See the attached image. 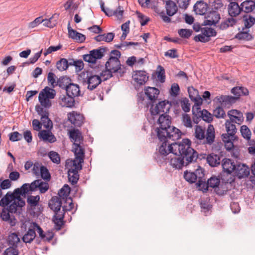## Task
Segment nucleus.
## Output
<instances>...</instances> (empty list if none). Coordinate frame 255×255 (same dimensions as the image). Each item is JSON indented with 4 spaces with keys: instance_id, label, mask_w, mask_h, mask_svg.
<instances>
[{
    "instance_id": "obj_10",
    "label": "nucleus",
    "mask_w": 255,
    "mask_h": 255,
    "mask_svg": "<svg viewBox=\"0 0 255 255\" xmlns=\"http://www.w3.org/2000/svg\"><path fill=\"white\" fill-rule=\"evenodd\" d=\"M68 80V79L66 78H60L58 80V85L62 88L66 89V93L68 95L73 98L79 96L80 90L79 85L73 83H70L68 85H64V83Z\"/></svg>"
},
{
    "instance_id": "obj_12",
    "label": "nucleus",
    "mask_w": 255,
    "mask_h": 255,
    "mask_svg": "<svg viewBox=\"0 0 255 255\" xmlns=\"http://www.w3.org/2000/svg\"><path fill=\"white\" fill-rule=\"evenodd\" d=\"M106 50V48L103 47L94 49L90 51L89 54L84 55L83 59L89 63H95L97 59H101L104 56Z\"/></svg>"
},
{
    "instance_id": "obj_49",
    "label": "nucleus",
    "mask_w": 255,
    "mask_h": 255,
    "mask_svg": "<svg viewBox=\"0 0 255 255\" xmlns=\"http://www.w3.org/2000/svg\"><path fill=\"white\" fill-rule=\"evenodd\" d=\"M180 106L182 109L185 112H189L190 110V104L189 100L186 98H182L180 100Z\"/></svg>"
},
{
    "instance_id": "obj_17",
    "label": "nucleus",
    "mask_w": 255,
    "mask_h": 255,
    "mask_svg": "<svg viewBox=\"0 0 255 255\" xmlns=\"http://www.w3.org/2000/svg\"><path fill=\"white\" fill-rule=\"evenodd\" d=\"M170 163L173 167L180 169L183 166H186L189 163H187L186 158L183 157L180 153H178L177 155L174 154V156L170 159Z\"/></svg>"
},
{
    "instance_id": "obj_33",
    "label": "nucleus",
    "mask_w": 255,
    "mask_h": 255,
    "mask_svg": "<svg viewBox=\"0 0 255 255\" xmlns=\"http://www.w3.org/2000/svg\"><path fill=\"white\" fill-rule=\"evenodd\" d=\"M188 91L189 97L192 100L195 101L197 104H202V99L200 97L199 92L197 90L192 87L188 88Z\"/></svg>"
},
{
    "instance_id": "obj_63",
    "label": "nucleus",
    "mask_w": 255,
    "mask_h": 255,
    "mask_svg": "<svg viewBox=\"0 0 255 255\" xmlns=\"http://www.w3.org/2000/svg\"><path fill=\"white\" fill-rule=\"evenodd\" d=\"M244 25L246 28H249L252 26L255 22V18L252 16L244 18Z\"/></svg>"
},
{
    "instance_id": "obj_26",
    "label": "nucleus",
    "mask_w": 255,
    "mask_h": 255,
    "mask_svg": "<svg viewBox=\"0 0 255 255\" xmlns=\"http://www.w3.org/2000/svg\"><path fill=\"white\" fill-rule=\"evenodd\" d=\"M144 92L148 99L152 103L156 100L159 94V90L158 89L151 87L146 88Z\"/></svg>"
},
{
    "instance_id": "obj_39",
    "label": "nucleus",
    "mask_w": 255,
    "mask_h": 255,
    "mask_svg": "<svg viewBox=\"0 0 255 255\" xmlns=\"http://www.w3.org/2000/svg\"><path fill=\"white\" fill-rule=\"evenodd\" d=\"M234 123L230 120H227L225 124L227 132L231 135H234L237 132V128Z\"/></svg>"
},
{
    "instance_id": "obj_29",
    "label": "nucleus",
    "mask_w": 255,
    "mask_h": 255,
    "mask_svg": "<svg viewBox=\"0 0 255 255\" xmlns=\"http://www.w3.org/2000/svg\"><path fill=\"white\" fill-rule=\"evenodd\" d=\"M223 170L228 173H231L235 169L236 165L231 159L225 158L222 164Z\"/></svg>"
},
{
    "instance_id": "obj_48",
    "label": "nucleus",
    "mask_w": 255,
    "mask_h": 255,
    "mask_svg": "<svg viewBox=\"0 0 255 255\" xmlns=\"http://www.w3.org/2000/svg\"><path fill=\"white\" fill-rule=\"evenodd\" d=\"M201 31L202 33H203L205 36H208V38H210V37L211 36H216L217 34L216 30L212 28H201Z\"/></svg>"
},
{
    "instance_id": "obj_60",
    "label": "nucleus",
    "mask_w": 255,
    "mask_h": 255,
    "mask_svg": "<svg viewBox=\"0 0 255 255\" xmlns=\"http://www.w3.org/2000/svg\"><path fill=\"white\" fill-rule=\"evenodd\" d=\"M113 73L114 72L112 71V70L106 69L105 70L102 71L100 77L101 80L103 79L104 81H106L113 76Z\"/></svg>"
},
{
    "instance_id": "obj_64",
    "label": "nucleus",
    "mask_w": 255,
    "mask_h": 255,
    "mask_svg": "<svg viewBox=\"0 0 255 255\" xmlns=\"http://www.w3.org/2000/svg\"><path fill=\"white\" fill-rule=\"evenodd\" d=\"M164 56L168 57L170 58H178L179 55L177 53V51L175 49H169L164 53Z\"/></svg>"
},
{
    "instance_id": "obj_56",
    "label": "nucleus",
    "mask_w": 255,
    "mask_h": 255,
    "mask_svg": "<svg viewBox=\"0 0 255 255\" xmlns=\"http://www.w3.org/2000/svg\"><path fill=\"white\" fill-rule=\"evenodd\" d=\"M178 33L181 37L189 38L192 33V31L188 29H180L178 30Z\"/></svg>"
},
{
    "instance_id": "obj_7",
    "label": "nucleus",
    "mask_w": 255,
    "mask_h": 255,
    "mask_svg": "<svg viewBox=\"0 0 255 255\" xmlns=\"http://www.w3.org/2000/svg\"><path fill=\"white\" fill-rule=\"evenodd\" d=\"M80 76L82 78L83 85H87V88L90 90L95 89L102 81L99 76L88 71L82 72Z\"/></svg>"
},
{
    "instance_id": "obj_55",
    "label": "nucleus",
    "mask_w": 255,
    "mask_h": 255,
    "mask_svg": "<svg viewBox=\"0 0 255 255\" xmlns=\"http://www.w3.org/2000/svg\"><path fill=\"white\" fill-rule=\"evenodd\" d=\"M182 121L184 126L186 128H191L192 127L191 118L188 114L183 115Z\"/></svg>"
},
{
    "instance_id": "obj_21",
    "label": "nucleus",
    "mask_w": 255,
    "mask_h": 255,
    "mask_svg": "<svg viewBox=\"0 0 255 255\" xmlns=\"http://www.w3.org/2000/svg\"><path fill=\"white\" fill-rule=\"evenodd\" d=\"M228 115L229 117V120H230L239 125H241L244 121V116L243 113L237 110H232L229 111Z\"/></svg>"
},
{
    "instance_id": "obj_41",
    "label": "nucleus",
    "mask_w": 255,
    "mask_h": 255,
    "mask_svg": "<svg viewBox=\"0 0 255 255\" xmlns=\"http://www.w3.org/2000/svg\"><path fill=\"white\" fill-rule=\"evenodd\" d=\"M123 8L119 5L117 9L114 11L112 10H109L108 16L115 15L118 19H121L123 17Z\"/></svg>"
},
{
    "instance_id": "obj_50",
    "label": "nucleus",
    "mask_w": 255,
    "mask_h": 255,
    "mask_svg": "<svg viewBox=\"0 0 255 255\" xmlns=\"http://www.w3.org/2000/svg\"><path fill=\"white\" fill-rule=\"evenodd\" d=\"M241 132L244 138L249 140L251 138V131L246 126H242L241 127Z\"/></svg>"
},
{
    "instance_id": "obj_8",
    "label": "nucleus",
    "mask_w": 255,
    "mask_h": 255,
    "mask_svg": "<svg viewBox=\"0 0 255 255\" xmlns=\"http://www.w3.org/2000/svg\"><path fill=\"white\" fill-rule=\"evenodd\" d=\"M56 95L55 90L46 86L40 92L38 96L39 102L41 105L45 108L51 106L50 99H53Z\"/></svg>"
},
{
    "instance_id": "obj_9",
    "label": "nucleus",
    "mask_w": 255,
    "mask_h": 255,
    "mask_svg": "<svg viewBox=\"0 0 255 255\" xmlns=\"http://www.w3.org/2000/svg\"><path fill=\"white\" fill-rule=\"evenodd\" d=\"M158 123L159 127L156 128L157 137L158 139L164 138L166 130L171 127L170 118L168 115L161 114L158 120Z\"/></svg>"
},
{
    "instance_id": "obj_6",
    "label": "nucleus",
    "mask_w": 255,
    "mask_h": 255,
    "mask_svg": "<svg viewBox=\"0 0 255 255\" xmlns=\"http://www.w3.org/2000/svg\"><path fill=\"white\" fill-rule=\"evenodd\" d=\"M121 55L120 51L117 50L111 51L110 54V57L105 63V68L109 70L116 73L117 72H124L122 70V65L119 58Z\"/></svg>"
},
{
    "instance_id": "obj_47",
    "label": "nucleus",
    "mask_w": 255,
    "mask_h": 255,
    "mask_svg": "<svg viewBox=\"0 0 255 255\" xmlns=\"http://www.w3.org/2000/svg\"><path fill=\"white\" fill-rule=\"evenodd\" d=\"M236 38L240 40H249L251 39L252 35L248 32L247 29H244L243 31H241L238 33Z\"/></svg>"
},
{
    "instance_id": "obj_35",
    "label": "nucleus",
    "mask_w": 255,
    "mask_h": 255,
    "mask_svg": "<svg viewBox=\"0 0 255 255\" xmlns=\"http://www.w3.org/2000/svg\"><path fill=\"white\" fill-rule=\"evenodd\" d=\"M194 10L197 14H205L207 10V5L204 2H197L194 6Z\"/></svg>"
},
{
    "instance_id": "obj_3",
    "label": "nucleus",
    "mask_w": 255,
    "mask_h": 255,
    "mask_svg": "<svg viewBox=\"0 0 255 255\" xmlns=\"http://www.w3.org/2000/svg\"><path fill=\"white\" fill-rule=\"evenodd\" d=\"M9 204L10 205L7 208L9 210L10 213H15L25 205V203L21 197L8 192L0 200V206L5 207Z\"/></svg>"
},
{
    "instance_id": "obj_43",
    "label": "nucleus",
    "mask_w": 255,
    "mask_h": 255,
    "mask_svg": "<svg viewBox=\"0 0 255 255\" xmlns=\"http://www.w3.org/2000/svg\"><path fill=\"white\" fill-rule=\"evenodd\" d=\"M40 200V197L38 195L32 196L30 195L27 197V203L30 207H35L38 205Z\"/></svg>"
},
{
    "instance_id": "obj_40",
    "label": "nucleus",
    "mask_w": 255,
    "mask_h": 255,
    "mask_svg": "<svg viewBox=\"0 0 255 255\" xmlns=\"http://www.w3.org/2000/svg\"><path fill=\"white\" fill-rule=\"evenodd\" d=\"M197 187L199 188V190H202L203 192H206L208 190V188L209 185L208 184V181L206 182V179L204 177L199 179L197 183Z\"/></svg>"
},
{
    "instance_id": "obj_5",
    "label": "nucleus",
    "mask_w": 255,
    "mask_h": 255,
    "mask_svg": "<svg viewBox=\"0 0 255 255\" xmlns=\"http://www.w3.org/2000/svg\"><path fill=\"white\" fill-rule=\"evenodd\" d=\"M195 135L199 140H204V143L211 144L214 142L215 137L214 128L213 125H209L205 135V130L201 127L197 126Z\"/></svg>"
},
{
    "instance_id": "obj_18",
    "label": "nucleus",
    "mask_w": 255,
    "mask_h": 255,
    "mask_svg": "<svg viewBox=\"0 0 255 255\" xmlns=\"http://www.w3.org/2000/svg\"><path fill=\"white\" fill-rule=\"evenodd\" d=\"M181 132L179 129L174 127H171L168 128V130H166V132L164 133L165 138L159 139L160 141L167 140V139L176 140L179 139L181 137Z\"/></svg>"
},
{
    "instance_id": "obj_42",
    "label": "nucleus",
    "mask_w": 255,
    "mask_h": 255,
    "mask_svg": "<svg viewBox=\"0 0 255 255\" xmlns=\"http://www.w3.org/2000/svg\"><path fill=\"white\" fill-rule=\"evenodd\" d=\"M69 63L65 58H61L56 63L57 68L61 71L66 70L68 68Z\"/></svg>"
},
{
    "instance_id": "obj_11",
    "label": "nucleus",
    "mask_w": 255,
    "mask_h": 255,
    "mask_svg": "<svg viewBox=\"0 0 255 255\" xmlns=\"http://www.w3.org/2000/svg\"><path fill=\"white\" fill-rule=\"evenodd\" d=\"M35 109L38 114L41 117L40 122L43 127L47 129H51L53 127V124L51 120L49 118V113L48 110L44 109L40 106H36Z\"/></svg>"
},
{
    "instance_id": "obj_51",
    "label": "nucleus",
    "mask_w": 255,
    "mask_h": 255,
    "mask_svg": "<svg viewBox=\"0 0 255 255\" xmlns=\"http://www.w3.org/2000/svg\"><path fill=\"white\" fill-rule=\"evenodd\" d=\"M54 18V15H53L52 17H51L49 19H42V22L44 26L49 27V28H53L57 24V22L56 20H53V19Z\"/></svg>"
},
{
    "instance_id": "obj_23",
    "label": "nucleus",
    "mask_w": 255,
    "mask_h": 255,
    "mask_svg": "<svg viewBox=\"0 0 255 255\" xmlns=\"http://www.w3.org/2000/svg\"><path fill=\"white\" fill-rule=\"evenodd\" d=\"M233 172H234L235 175L239 179L247 177L250 174L248 167L241 164L236 165Z\"/></svg>"
},
{
    "instance_id": "obj_38",
    "label": "nucleus",
    "mask_w": 255,
    "mask_h": 255,
    "mask_svg": "<svg viewBox=\"0 0 255 255\" xmlns=\"http://www.w3.org/2000/svg\"><path fill=\"white\" fill-rule=\"evenodd\" d=\"M30 191H31L30 190L29 184L25 183L20 188L15 189L13 193L18 197H20V195H25Z\"/></svg>"
},
{
    "instance_id": "obj_45",
    "label": "nucleus",
    "mask_w": 255,
    "mask_h": 255,
    "mask_svg": "<svg viewBox=\"0 0 255 255\" xmlns=\"http://www.w3.org/2000/svg\"><path fill=\"white\" fill-rule=\"evenodd\" d=\"M8 241L10 245L17 246V245L20 242V239L17 234L13 233L9 235Z\"/></svg>"
},
{
    "instance_id": "obj_44",
    "label": "nucleus",
    "mask_w": 255,
    "mask_h": 255,
    "mask_svg": "<svg viewBox=\"0 0 255 255\" xmlns=\"http://www.w3.org/2000/svg\"><path fill=\"white\" fill-rule=\"evenodd\" d=\"M32 228H33L34 231H35L36 230L37 231V232L40 236V237L44 240H50L52 238V237H51L49 238H48L46 237L45 235L43 233V231L42 229L41 228V227L38 225L36 223H33L31 224Z\"/></svg>"
},
{
    "instance_id": "obj_15",
    "label": "nucleus",
    "mask_w": 255,
    "mask_h": 255,
    "mask_svg": "<svg viewBox=\"0 0 255 255\" xmlns=\"http://www.w3.org/2000/svg\"><path fill=\"white\" fill-rule=\"evenodd\" d=\"M204 171L200 166L194 172L186 171L184 174L185 179L191 183L197 182L199 179L204 177Z\"/></svg>"
},
{
    "instance_id": "obj_20",
    "label": "nucleus",
    "mask_w": 255,
    "mask_h": 255,
    "mask_svg": "<svg viewBox=\"0 0 255 255\" xmlns=\"http://www.w3.org/2000/svg\"><path fill=\"white\" fill-rule=\"evenodd\" d=\"M205 20L206 25H212L218 23L220 19V14L217 10L210 11L207 13Z\"/></svg>"
},
{
    "instance_id": "obj_22",
    "label": "nucleus",
    "mask_w": 255,
    "mask_h": 255,
    "mask_svg": "<svg viewBox=\"0 0 255 255\" xmlns=\"http://www.w3.org/2000/svg\"><path fill=\"white\" fill-rule=\"evenodd\" d=\"M68 37L76 42L82 43L85 40L86 36L72 29L69 22L67 26Z\"/></svg>"
},
{
    "instance_id": "obj_32",
    "label": "nucleus",
    "mask_w": 255,
    "mask_h": 255,
    "mask_svg": "<svg viewBox=\"0 0 255 255\" xmlns=\"http://www.w3.org/2000/svg\"><path fill=\"white\" fill-rule=\"evenodd\" d=\"M167 14L169 16H172L174 15L177 11V6L176 3L171 0H167L166 2L165 5Z\"/></svg>"
},
{
    "instance_id": "obj_2",
    "label": "nucleus",
    "mask_w": 255,
    "mask_h": 255,
    "mask_svg": "<svg viewBox=\"0 0 255 255\" xmlns=\"http://www.w3.org/2000/svg\"><path fill=\"white\" fill-rule=\"evenodd\" d=\"M61 199L57 196L53 197L49 203V207L55 213L53 217L52 221L54 223L55 229L57 231L60 230L64 224V218L65 211H70L72 210L74 205L72 202H71L69 204L68 208L65 209L64 207H63L62 210H61Z\"/></svg>"
},
{
    "instance_id": "obj_30",
    "label": "nucleus",
    "mask_w": 255,
    "mask_h": 255,
    "mask_svg": "<svg viewBox=\"0 0 255 255\" xmlns=\"http://www.w3.org/2000/svg\"><path fill=\"white\" fill-rule=\"evenodd\" d=\"M242 10L241 6L236 2H231L228 6V12L230 15L235 17L239 15Z\"/></svg>"
},
{
    "instance_id": "obj_52",
    "label": "nucleus",
    "mask_w": 255,
    "mask_h": 255,
    "mask_svg": "<svg viewBox=\"0 0 255 255\" xmlns=\"http://www.w3.org/2000/svg\"><path fill=\"white\" fill-rule=\"evenodd\" d=\"M213 115L217 118H224L226 117V114L224 109L219 106L214 110Z\"/></svg>"
},
{
    "instance_id": "obj_57",
    "label": "nucleus",
    "mask_w": 255,
    "mask_h": 255,
    "mask_svg": "<svg viewBox=\"0 0 255 255\" xmlns=\"http://www.w3.org/2000/svg\"><path fill=\"white\" fill-rule=\"evenodd\" d=\"M48 156L53 162L56 164L60 162V157L57 152L51 151L49 153Z\"/></svg>"
},
{
    "instance_id": "obj_53",
    "label": "nucleus",
    "mask_w": 255,
    "mask_h": 255,
    "mask_svg": "<svg viewBox=\"0 0 255 255\" xmlns=\"http://www.w3.org/2000/svg\"><path fill=\"white\" fill-rule=\"evenodd\" d=\"M40 175L41 177L45 180L49 181L50 179L51 176L50 173L47 168L44 166L41 169Z\"/></svg>"
},
{
    "instance_id": "obj_61",
    "label": "nucleus",
    "mask_w": 255,
    "mask_h": 255,
    "mask_svg": "<svg viewBox=\"0 0 255 255\" xmlns=\"http://www.w3.org/2000/svg\"><path fill=\"white\" fill-rule=\"evenodd\" d=\"M136 14L137 15L138 18L139 19L140 24L142 26H144L147 24V22L149 20V18L146 17L144 14L138 11H136Z\"/></svg>"
},
{
    "instance_id": "obj_54",
    "label": "nucleus",
    "mask_w": 255,
    "mask_h": 255,
    "mask_svg": "<svg viewBox=\"0 0 255 255\" xmlns=\"http://www.w3.org/2000/svg\"><path fill=\"white\" fill-rule=\"evenodd\" d=\"M220 183V180L216 177H211L208 180V184L213 188L217 187Z\"/></svg>"
},
{
    "instance_id": "obj_16",
    "label": "nucleus",
    "mask_w": 255,
    "mask_h": 255,
    "mask_svg": "<svg viewBox=\"0 0 255 255\" xmlns=\"http://www.w3.org/2000/svg\"><path fill=\"white\" fill-rule=\"evenodd\" d=\"M72 165L68 172V179L73 185L77 183L79 178L78 171L82 169V165L79 163H71Z\"/></svg>"
},
{
    "instance_id": "obj_36",
    "label": "nucleus",
    "mask_w": 255,
    "mask_h": 255,
    "mask_svg": "<svg viewBox=\"0 0 255 255\" xmlns=\"http://www.w3.org/2000/svg\"><path fill=\"white\" fill-rule=\"evenodd\" d=\"M115 36L114 33L109 32L107 34H100L95 37V39L97 42L105 41L107 42H110L112 41Z\"/></svg>"
},
{
    "instance_id": "obj_31",
    "label": "nucleus",
    "mask_w": 255,
    "mask_h": 255,
    "mask_svg": "<svg viewBox=\"0 0 255 255\" xmlns=\"http://www.w3.org/2000/svg\"><path fill=\"white\" fill-rule=\"evenodd\" d=\"M35 237V231H34L31 225L28 231L23 236L22 240L25 243H31Z\"/></svg>"
},
{
    "instance_id": "obj_25",
    "label": "nucleus",
    "mask_w": 255,
    "mask_h": 255,
    "mask_svg": "<svg viewBox=\"0 0 255 255\" xmlns=\"http://www.w3.org/2000/svg\"><path fill=\"white\" fill-rule=\"evenodd\" d=\"M69 137L73 144L75 143H82L83 142V137L81 132L78 129H73L69 131Z\"/></svg>"
},
{
    "instance_id": "obj_4",
    "label": "nucleus",
    "mask_w": 255,
    "mask_h": 255,
    "mask_svg": "<svg viewBox=\"0 0 255 255\" xmlns=\"http://www.w3.org/2000/svg\"><path fill=\"white\" fill-rule=\"evenodd\" d=\"M232 93L236 96H221L218 98V100L222 106L231 105L236 102V100L240 96H247L249 94L248 89L244 87H236L232 89Z\"/></svg>"
},
{
    "instance_id": "obj_59",
    "label": "nucleus",
    "mask_w": 255,
    "mask_h": 255,
    "mask_svg": "<svg viewBox=\"0 0 255 255\" xmlns=\"http://www.w3.org/2000/svg\"><path fill=\"white\" fill-rule=\"evenodd\" d=\"M43 166L40 162H35L33 164L32 168V172L36 176L40 175L41 169Z\"/></svg>"
},
{
    "instance_id": "obj_34",
    "label": "nucleus",
    "mask_w": 255,
    "mask_h": 255,
    "mask_svg": "<svg viewBox=\"0 0 255 255\" xmlns=\"http://www.w3.org/2000/svg\"><path fill=\"white\" fill-rule=\"evenodd\" d=\"M242 10L249 13L252 12L255 8V1L253 0H246L241 5Z\"/></svg>"
},
{
    "instance_id": "obj_58",
    "label": "nucleus",
    "mask_w": 255,
    "mask_h": 255,
    "mask_svg": "<svg viewBox=\"0 0 255 255\" xmlns=\"http://www.w3.org/2000/svg\"><path fill=\"white\" fill-rule=\"evenodd\" d=\"M165 71L163 67L159 65L157 67V78L161 82H164L165 80Z\"/></svg>"
},
{
    "instance_id": "obj_62",
    "label": "nucleus",
    "mask_w": 255,
    "mask_h": 255,
    "mask_svg": "<svg viewBox=\"0 0 255 255\" xmlns=\"http://www.w3.org/2000/svg\"><path fill=\"white\" fill-rule=\"evenodd\" d=\"M194 40L196 42H207L210 40V38H208V36H205L203 33L201 32V34L195 36Z\"/></svg>"
},
{
    "instance_id": "obj_1",
    "label": "nucleus",
    "mask_w": 255,
    "mask_h": 255,
    "mask_svg": "<svg viewBox=\"0 0 255 255\" xmlns=\"http://www.w3.org/2000/svg\"><path fill=\"white\" fill-rule=\"evenodd\" d=\"M159 146L158 152L163 156L172 153L177 155L181 154L186 158L187 163L195 161L198 157L197 152L191 147V142L187 138L183 139L181 142L172 143H167V140H163Z\"/></svg>"
},
{
    "instance_id": "obj_24",
    "label": "nucleus",
    "mask_w": 255,
    "mask_h": 255,
    "mask_svg": "<svg viewBox=\"0 0 255 255\" xmlns=\"http://www.w3.org/2000/svg\"><path fill=\"white\" fill-rule=\"evenodd\" d=\"M50 129L42 130L38 133V136L40 139L44 141H48L50 143H53L56 141V137L50 131Z\"/></svg>"
},
{
    "instance_id": "obj_37",
    "label": "nucleus",
    "mask_w": 255,
    "mask_h": 255,
    "mask_svg": "<svg viewBox=\"0 0 255 255\" xmlns=\"http://www.w3.org/2000/svg\"><path fill=\"white\" fill-rule=\"evenodd\" d=\"M207 161L211 166H216L220 163V158L217 154H211L207 156Z\"/></svg>"
},
{
    "instance_id": "obj_28",
    "label": "nucleus",
    "mask_w": 255,
    "mask_h": 255,
    "mask_svg": "<svg viewBox=\"0 0 255 255\" xmlns=\"http://www.w3.org/2000/svg\"><path fill=\"white\" fill-rule=\"evenodd\" d=\"M59 102L62 107L71 108L74 106L75 101L74 98L67 94L61 96Z\"/></svg>"
},
{
    "instance_id": "obj_19",
    "label": "nucleus",
    "mask_w": 255,
    "mask_h": 255,
    "mask_svg": "<svg viewBox=\"0 0 255 255\" xmlns=\"http://www.w3.org/2000/svg\"><path fill=\"white\" fill-rule=\"evenodd\" d=\"M68 119L72 124L76 127H80L84 122L83 115L75 111L68 114Z\"/></svg>"
},
{
    "instance_id": "obj_27",
    "label": "nucleus",
    "mask_w": 255,
    "mask_h": 255,
    "mask_svg": "<svg viewBox=\"0 0 255 255\" xmlns=\"http://www.w3.org/2000/svg\"><path fill=\"white\" fill-rule=\"evenodd\" d=\"M133 77L134 81L140 85H144L148 80V76L143 71H137Z\"/></svg>"
},
{
    "instance_id": "obj_14",
    "label": "nucleus",
    "mask_w": 255,
    "mask_h": 255,
    "mask_svg": "<svg viewBox=\"0 0 255 255\" xmlns=\"http://www.w3.org/2000/svg\"><path fill=\"white\" fill-rule=\"evenodd\" d=\"M73 151L74 152L75 158L71 161V163H79L82 164L84 162L85 149L83 147V143H77L73 145Z\"/></svg>"
},
{
    "instance_id": "obj_46",
    "label": "nucleus",
    "mask_w": 255,
    "mask_h": 255,
    "mask_svg": "<svg viewBox=\"0 0 255 255\" xmlns=\"http://www.w3.org/2000/svg\"><path fill=\"white\" fill-rule=\"evenodd\" d=\"M10 213L9 210L8 208H4L0 213V217L1 219L3 221L11 223L12 219L9 214Z\"/></svg>"
},
{
    "instance_id": "obj_13",
    "label": "nucleus",
    "mask_w": 255,
    "mask_h": 255,
    "mask_svg": "<svg viewBox=\"0 0 255 255\" xmlns=\"http://www.w3.org/2000/svg\"><path fill=\"white\" fill-rule=\"evenodd\" d=\"M170 108V104L168 101H163L158 103L155 106H152L150 108V112L152 115H156L158 114L167 115L169 111Z\"/></svg>"
}]
</instances>
